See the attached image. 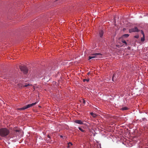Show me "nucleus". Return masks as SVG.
<instances>
[{"instance_id":"1","label":"nucleus","mask_w":148,"mask_h":148,"mask_svg":"<svg viewBox=\"0 0 148 148\" xmlns=\"http://www.w3.org/2000/svg\"><path fill=\"white\" fill-rule=\"evenodd\" d=\"M10 133V131L6 128H2L0 129V135L4 137L8 135Z\"/></svg>"},{"instance_id":"2","label":"nucleus","mask_w":148,"mask_h":148,"mask_svg":"<svg viewBox=\"0 0 148 148\" xmlns=\"http://www.w3.org/2000/svg\"><path fill=\"white\" fill-rule=\"evenodd\" d=\"M19 67L21 71L23 73L26 74L28 73V71L27 68L24 65L19 66Z\"/></svg>"},{"instance_id":"3","label":"nucleus","mask_w":148,"mask_h":148,"mask_svg":"<svg viewBox=\"0 0 148 148\" xmlns=\"http://www.w3.org/2000/svg\"><path fill=\"white\" fill-rule=\"evenodd\" d=\"M37 103V102H36L35 103H32L31 104H28V105H27L26 106H24L22 108H18L17 109V110H25L26 109H27L28 108H29L32 106L35 105Z\"/></svg>"},{"instance_id":"4","label":"nucleus","mask_w":148,"mask_h":148,"mask_svg":"<svg viewBox=\"0 0 148 148\" xmlns=\"http://www.w3.org/2000/svg\"><path fill=\"white\" fill-rule=\"evenodd\" d=\"M102 54L100 53H95L92 54L90 56H89V60L93 58H95L98 56H102Z\"/></svg>"},{"instance_id":"5","label":"nucleus","mask_w":148,"mask_h":148,"mask_svg":"<svg viewBox=\"0 0 148 148\" xmlns=\"http://www.w3.org/2000/svg\"><path fill=\"white\" fill-rule=\"evenodd\" d=\"M139 30L137 27H135L134 28H133L129 30V32L130 33L132 32H138Z\"/></svg>"},{"instance_id":"6","label":"nucleus","mask_w":148,"mask_h":148,"mask_svg":"<svg viewBox=\"0 0 148 148\" xmlns=\"http://www.w3.org/2000/svg\"><path fill=\"white\" fill-rule=\"evenodd\" d=\"M74 122L80 125H83L84 124L83 121L79 120H76L74 121Z\"/></svg>"},{"instance_id":"7","label":"nucleus","mask_w":148,"mask_h":148,"mask_svg":"<svg viewBox=\"0 0 148 148\" xmlns=\"http://www.w3.org/2000/svg\"><path fill=\"white\" fill-rule=\"evenodd\" d=\"M99 35L101 38H102L103 36V32L101 30L99 32Z\"/></svg>"},{"instance_id":"8","label":"nucleus","mask_w":148,"mask_h":148,"mask_svg":"<svg viewBox=\"0 0 148 148\" xmlns=\"http://www.w3.org/2000/svg\"><path fill=\"white\" fill-rule=\"evenodd\" d=\"M73 144L71 142H69L68 143L67 147L68 148H71V146Z\"/></svg>"},{"instance_id":"9","label":"nucleus","mask_w":148,"mask_h":148,"mask_svg":"<svg viewBox=\"0 0 148 148\" xmlns=\"http://www.w3.org/2000/svg\"><path fill=\"white\" fill-rule=\"evenodd\" d=\"M53 66L51 68V69L52 70H54L57 67V65H53V66Z\"/></svg>"},{"instance_id":"10","label":"nucleus","mask_w":148,"mask_h":148,"mask_svg":"<svg viewBox=\"0 0 148 148\" xmlns=\"http://www.w3.org/2000/svg\"><path fill=\"white\" fill-rule=\"evenodd\" d=\"M90 114L92 116L94 117H96V116L97 115L95 114H94L92 112H91L90 113Z\"/></svg>"},{"instance_id":"11","label":"nucleus","mask_w":148,"mask_h":148,"mask_svg":"<svg viewBox=\"0 0 148 148\" xmlns=\"http://www.w3.org/2000/svg\"><path fill=\"white\" fill-rule=\"evenodd\" d=\"M121 109L123 110H126L128 109V108L126 107L122 108Z\"/></svg>"},{"instance_id":"12","label":"nucleus","mask_w":148,"mask_h":148,"mask_svg":"<svg viewBox=\"0 0 148 148\" xmlns=\"http://www.w3.org/2000/svg\"><path fill=\"white\" fill-rule=\"evenodd\" d=\"M25 85L23 86L24 87H27L28 86H32V85L31 84H25Z\"/></svg>"},{"instance_id":"13","label":"nucleus","mask_w":148,"mask_h":148,"mask_svg":"<svg viewBox=\"0 0 148 148\" xmlns=\"http://www.w3.org/2000/svg\"><path fill=\"white\" fill-rule=\"evenodd\" d=\"M12 73H13L15 74H18L19 73L18 71H16V70H14V71L13 72H12Z\"/></svg>"},{"instance_id":"14","label":"nucleus","mask_w":148,"mask_h":148,"mask_svg":"<svg viewBox=\"0 0 148 148\" xmlns=\"http://www.w3.org/2000/svg\"><path fill=\"white\" fill-rule=\"evenodd\" d=\"M129 36V35L128 34H125L123 35V37L127 38Z\"/></svg>"},{"instance_id":"15","label":"nucleus","mask_w":148,"mask_h":148,"mask_svg":"<svg viewBox=\"0 0 148 148\" xmlns=\"http://www.w3.org/2000/svg\"><path fill=\"white\" fill-rule=\"evenodd\" d=\"M145 40V36H143V37L141 38V41L143 42Z\"/></svg>"},{"instance_id":"16","label":"nucleus","mask_w":148,"mask_h":148,"mask_svg":"<svg viewBox=\"0 0 148 148\" xmlns=\"http://www.w3.org/2000/svg\"><path fill=\"white\" fill-rule=\"evenodd\" d=\"M121 41L123 43H124L125 45H127V43L125 40H122Z\"/></svg>"},{"instance_id":"17","label":"nucleus","mask_w":148,"mask_h":148,"mask_svg":"<svg viewBox=\"0 0 148 148\" xmlns=\"http://www.w3.org/2000/svg\"><path fill=\"white\" fill-rule=\"evenodd\" d=\"M78 129H79L80 130L81 132H84L85 131V130H84L83 129H82L81 127H78Z\"/></svg>"},{"instance_id":"18","label":"nucleus","mask_w":148,"mask_h":148,"mask_svg":"<svg viewBox=\"0 0 148 148\" xmlns=\"http://www.w3.org/2000/svg\"><path fill=\"white\" fill-rule=\"evenodd\" d=\"M83 80L84 82H85L86 81L88 82L89 81V79H84Z\"/></svg>"},{"instance_id":"19","label":"nucleus","mask_w":148,"mask_h":148,"mask_svg":"<svg viewBox=\"0 0 148 148\" xmlns=\"http://www.w3.org/2000/svg\"><path fill=\"white\" fill-rule=\"evenodd\" d=\"M82 102L84 104H85L86 103V101L84 100V99H82Z\"/></svg>"},{"instance_id":"20","label":"nucleus","mask_w":148,"mask_h":148,"mask_svg":"<svg viewBox=\"0 0 148 148\" xmlns=\"http://www.w3.org/2000/svg\"><path fill=\"white\" fill-rule=\"evenodd\" d=\"M134 37L136 38H139V36L138 35H137L136 36H135Z\"/></svg>"},{"instance_id":"21","label":"nucleus","mask_w":148,"mask_h":148,"mask_svg":"<svg viewBox=\"0 0 148 148\" xmlns=\"http://www.w3.org/2000/svg\"><path fill=\"white\" fill-rule=\"evenodd\" d=\"M141 34H143V36H145V35H144L143 32L142 30H141Z\"/></svg>"},{"instance_id":"22","label":"nucleus","mask_w":148,"mask_h":148,"mask_svg":"<svg viewBox=\"0 0 148 148\" xmlns=\"http://www.w3.org/2000/svg\"><path fill=\"white\" fill-rule=\"evenodd\" d=\"M15 131L16 132H19V130H15Z\"/></svg>"},{"instance_id":"23","label":"nucleus","mask_w":148,"mask_h":148,"mask_svg":"<svg viewBox=\"0 0 148 148\" xmlns=\"http://www.w3.org/2000/svg\"><path fill=\"white\" fill-rule=\"evenodd\" d=\"M114 75H113V76H112V80L113 81V78H114Z\"/></svg>"},{"instance_id":"24","label":"nucleus","mask_w":148,"mask_h":148,"mask_svg":"<svg viewBox=\"0 0 148 148\" xmlns=\"http://www.w3.org/2000/svg\"><path fill=\"white\" fill-rule=\"evenodd\" d=\"M48 137L49 138H50V136H48Z\"/></svg>"},{"instance_id":"25","label":"nucleus","mask_w":148,"mask_h":148,"mask_svg":"<svg viewBox=\"0 0 148 148\" xmlns=\"http://www.w3.org/2000/svg\"><path fill=\"white\" fill-rule=\"evenodd\" d=\"M87 74H89V72H88L87 73Z\"/></svg>"},{"instance_id":"26","label":"nucleus","mask_w":148,"mask_h":148,"mask_svg":"<svg viewBox=\"0 0 148 148\" xmlns=\"http://www.w3.org/2000/svg\"><path fill=\"white\" fill-rule=\"evenodd\" d=\"M116 46L118 47H119V45H116Z\"/></svg>"},{"instance_id":"27","label":"nucleus","mask_w":148,"mask_h":148,"mask_svg":"<svg viewBox=\"0 0 148 148\" xmlns=\"http://www.w3.org/2000/svg\"><path fill=\"white\" fill-rule=\"evenodd\" d=\"M61 136V137H62V136Z\"/></svg>"}]
</instances>
